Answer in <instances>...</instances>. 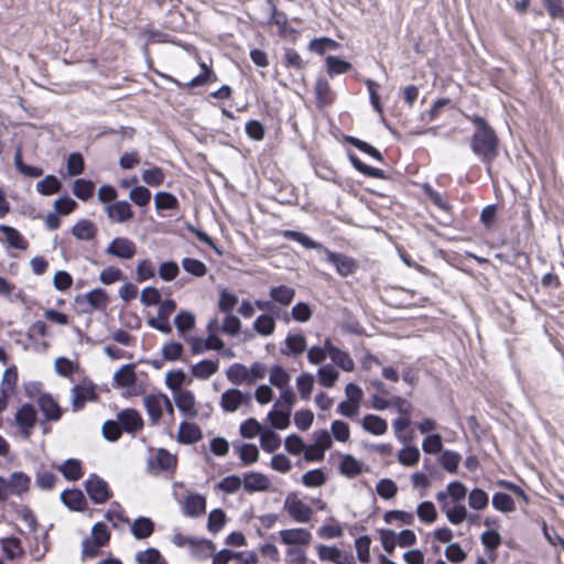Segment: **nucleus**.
I'll use <instances>...</instances> for the list:
<instances>
[{
    "label": "nucleus",
    "instance_id": "1",
    "mask_svg": "<svg viewBox=\"0 0 564 564\" xmlns=\"http://www.w3.org/2000/svg\"><path fill=\"white\" fill-rule=\"evenodd\" d=\"M475 126V132L470 139L473 153L486 165L488 174L491 173V164L499 153V140L495 130L480 116H468Z\"/></svg>",
    "mask_w": 564,
    "mask_h": 564
},
{
    "label": "nucleus",
    "instance_id": "2",
    "mask_svg": "<svg viewBox=\"0 0 564 564\" xmlns=\"http://www.w3.org/2000/svg\"><path fill=\"white\" fill-rule=\"evenodd\" d=\"M265 366L259 361L253 362L250 367L236 362L226 370V378L235 386H252L265 377Z\"/></svg>",
    "mask_w": 564,
    "mask_h": 564
},
{
    "label": "nucleus",
    "instance_id": "3",
    "mask_svg": "<svg viewBox=\"0 0 564 564\" xmlns=\"http://www.w3.org/2000/svg\"><path fill=\"white\" fill-rule=\"evenodd\" d=\"M283 509L289 517L297 523H308L314 514L313 509L305 503L296 492L286 495L283 501Z\"/></svg>",
    "mask_w": 564,
    "mask_h": 564
},
{
    "label": "nucleus",
    "instance_id": "4",
    "mask_svg": "<svg viewBox=\"0 0 564 564\" xmlns=\"http://www.w3.org/2000/svg\"><path fill=\"white\" fill-rule=\"evenodd\" d=\"M110 539V531L104 522H97L91 528V534L82 543L83 554L88 557H95L99 549L105 546Z\"/></svg>",
    "mask_w": 564,
    "mask_h": 564
},
{
    "label": "nucleus",
    "instance_id": "5",
    "mask_svg": "<svg viewBox=\"0 0 564 564\" xmlns=\"http://www.w3.org/2000/svg\"><path fill=\"white\" fill-rule=\"evenodd\" d=\"M252 395L250 392H242L239 389L231 388L226 390L220 397V408L224 412L234 413L242 405H250Z\"/></svg>",
    "mask_w": 564,
    "mask_h": 564
},
{
    "label": "nucleus",
    "instance_id": "6",
    "mask_svg": "<svg viewBox=\"0 0 564 564\" xmlns=\"http://www.w3.org/2000/svg\"><path fill=\"white\" fill-rule=\"evenodd\" d=\"M85 489L96 505L105 503L111 497L107 481L95 474H91L85 481Z\"/></svg>",
    "mask_w": 564,
    "mask_h": 564
},
{
    "label": "nucleus",
    "instance_id": "7",
    "mask_svg": "<svg viewBox=\"0 0 564 564\" xmlns=\"http://www.w3.org/2000/svg\"><path fill=\"white\" fill-rule=\"evenodd\" d=\"M105 252L120 260H130L137 253V245L127 237H116L109 242Z\"/></svg>",
    "mask_w": 564,
    "mask_h": 564
},
{
    "label": "nucleus",
    "instance_id": "8",
    "mask_svg": "<svg viewBox=\"0 0 564 564\" xmlns=\"http://www.w3.org/2000/svg\"><path fill=\"white\" fill-rule=\"evenodd\" d=\"M143 403L151 423L155 425L162 417L164 405H170V399L163 393H155L145 395Z\"/></svg>",
    "mask_w": 564,
    "mask_h": 564
},
{
    "label": "nucleus",
    "instance_id": "9",
    "mask_svg": "<svg viewBox=\"0 0 564 564\" xmlns=\"http://www.w3.org/2000/svg\"><path fill=\"white\" fill-rule=\"evenodd\" d=\"M322 251L324 252L326 260L335 265L339 275L348 276L355 272L356 264L351 258L343 253L333 252L325 247Z\"/></svg>",
    "mask_w": 564,
    "mask_h": 564
},
{
    "label": "nucleus",
    "instance_id": "10",
    "mask_svg": "<svg viewBox=\"0 0 564 564\" xmlns=\"http://www.w3.org/2000/svg\"><path fill=\"white\" fill-rule=\"evenodd\" d=\"M279 535L285 545H308L313 539L312 533L305 528L283 529Z\"/></svg>",
    "mask_w": 564,
    "mask_h": 564
},
{
    "label": "nucleus",
    "instance_id": "11",
    "mask_svg": "<svg viewBox=\"0 0 564 564\" xmlns=\"http://www.w3.org/2000/svg\"><path fill=\"white\" fill-rule=\"evenodd\" d=\"M96 399L95 388L91 383L76 384L72 388V408L79 411L88 401Z\"/></svg>",
    "mask_w": 564,
    "mask_h": 564
},
{
    "label": "nucleus",
    "instance_id": "12",
    "mask_svg": "<svg viewBox=\"0 0 564 564\" xmlns=\"http://www.w3.org/2000/svg\"><path fill=\"white\" fill-rule=\"evenodd\" d=\"M108 218L113 223H126L132 219L133 212L131 206L126 200H118L109 204L106 208Z\"/></svg>",
    "mask_w": 564,
    "mask_h": 564
},
{
    "label": "nucleus",
    "instance_id": "13",
    "mask_svg": "<svg viewBox=\"0 0 564 564\" xmlns=\"http://www.w3.org/2000/svg\"><path fill=\"white\" fill-rule=\"evenodd\" d=\"M117 419L120 426L128 433H133L142 429L143 420L140 413L133 409H126L118 413Z\"/></svg>",
    "mask_w": 564,
    "mask_h": 564
},
{
    "label": "nucleus",
    "instance_id": "14",
    "mask_svg": "<svg viewBox=\"0 0 564 564\" xmlns=\"http://www.w3.org/2000/svg\"><path fill=\"white\" fill-rule=\"evenodd\" d=\"M328 357L332 361L344 371L351 372L355 369V362L348 352L334 346L327 338Z\"/></svg>",
    "mask_w": 564,
    "mask_h": 564
},
{
    "label": "nucleus",
    "instance_id": "15",
    "mask_svg": "<svg viewBox=\"0 0 564 564\" xmlns=\"http://www.w3.org/2000/svg\"><path fill=\"white\" fill-rule=\"evenodd\" d=\"M15 422L20 426L22 433L28 437L31 429L36 422V412L34 406L31 404L22 405L15 414Z\"/></svg>",
    "mask_w": 564,
    "mask_h": 564
},
{
    "label": "nucleus",
    "instance_id": "16",
    "mask_svg": "<svg viewBox=\"0 0 564 564\" xmlns=\"http://www.w3.org/2000/svg\"><path fill=\"white\" fill-rule=\"evenodd\" d=\"M242 484L247 492H258L267 491L271 482L264 474L250 471L243 475Z\"/></svg>",
    "mask_w": 564,
    "mask_h": 564
},
{
    "label": "nucleus",
    "instance_id": "17",
    "mask_svg": "<svg viewBox=\"0 0 564 564\" xmlns=\"http://www.w3.org/2000/svg\"><path fill=\"white\" fill-rule=\"evenodd\" d=\"M177 409L187 417H195L197 410L195 408V397L189 390H181L174 395Z\"/></svg>",
    "mask_w": 564,
    "mask_h": 564
},
{
    "label": "nucleus",
    "instance_id": "18",
    "mask_svg": "<svg viewBox=\"0 0 564 564\" xmlns=\"http://www.w3.org/2000/svg\"><path fill=\"white\" fill-rule=\"evenodd\" d=\"M37 405L46 420L57 421L62 415L61 406L50 394L40 395Z\"/></svg>",
    "mask_w": 564,
    "mask_h": 564
},
{
    "label": "nucleus",
    "instance_id": "19",
    "mask_svg": "<svg viewBox=\"0 0 564 564\" xmlns=\"http://www.w3.org/2000/svg\"><path fill=\"white\" fill-rule=\"evenodd\" d=\"M306 349V338L302 334L288 335L281 352L285 356H299Z\"/></svg>",
    "mask_w": 564,
    "mask_h": 564
},
{
    "label": "nucleus",
    "instance_id": "20",
    "mask_svg": "<svg viewBox=\"0 0 564 564\" xmlns=\"http://www.w3.org/2000/svg\"><path fill=\"white\" fill-rule=\"evenodd\" d=\"M61 500L70 510L80 511L86 505L84 494L78 489H66L61 494Z\"/></svg>",
    "mask_w": 564,
    "mask_h": 564
},
{
    "label": "nucleus",
    "instance_id": "21",
    "mask_svg": "<svg viewBox=\"0 0 564 564\" xmlns=\"http://www.w3.org/2000/svg\"><path fill=\"white\" fill-rule=\"evenodd\" d=\"M202 438L200 429L188 422H182L178 426L177 441L182 444H193Z\"/></svg>",
    "mask_w": 564,
    "mask_h": 564
},
{
    "label": "nucleus",
    "instance_id": "22",
    "mask_svg": "<svg viewBox=\"0 0 564 564\" xmlns=\"http://www.w3.org/2000/svg\"><path fill=\"white\" fill-rule=\"evenodd\" d=\"M206 500L198 494L189 495L186 497L183 506L184 513L188 517H199L205 512Z\"/></svg>",
    "mask_w": 564,
    "mask_h": 564
},
{
    "label": "nucleus",
    "instance_id": "23",
    "mask_svg": "<svg viewBox=\"0 0 564 564\" xmlns=\"http://www.w3.org/2000/svg\"><path fill=\"white\" fill-rule=\"evenodd\" d=\"M291 410L273 405L268 413V421L271 426L278 430H285L290 425Z\"/></svg>",
    "mask_w": 564,
    "mask_h": 564
},
{
    "label": "nucleus",
    "instance_id": "24",
    "mask_svg": "<svg viewBox=\"0 0 564 564\" xmlns=\"http://www.w3.org/2000/svg\"><path fill=\"white\" fill-rule=\"evenodd\" d=\"M188 549L191 554L198 560H205L215 552V545L212 541L196 536H194L193 543H191Z\"/></svg>",
    "mask_w": 564,
    "mask_h": 564
},
{
    "label": "nucleus",
    "instance_id": "25",
    "mask_svg": "<svg viewBox=\"0 0 564 564\" xmlns=\"http://www.w3.org/2000/svg\"><path fill=\"white\" fill-rule=\"evenodd\" d=\"M72 234L78 240L89 241L96 237L97 227L93 221L82 219L73 226Z\"/></svg>",
    "mask_w": 564,
    "mask_h": 564
},
{
    "label": "nucleus",
    "instance_id": "26",
    "mask_svg": "<svg viewBox=\"0 0 564 564\" xmlns=\"http://www.w3.org/2000/svg\"><path fill=\"white\" fill-rule=\"evenodd\" d=\"M154 523L148 517H139L131 523V533L137 540H143L152 535Z\"/></svg>",
    "mask_w": 564,
    "mask_h": 564
},
{
    "label": "nucleus",
    "instance_id": "27",
    "mask_svg": "<svg viewBox=\"0 0 564 564\" xmlns=\"http://www.w3.org/2000/svg\"><path fill=\"white\" fill-rule=\"evenodd\" d=\"M219 365L217 360L205 359L192 366V375L200 380L210 378L218 371Z\"/></svg>",
    "mask_w": 564,
    "mask_h": 564
},
{
    "label": "nucleus",
    "instance_id": "28",
    "mask_svg": "<svg viewBox=\"0 0 564 564\" xmlns=\"http://www.w3.org/2000/svg\"><path fill=\"white\" fill-rule=\"evenodd\" d=\"M269 295L273 302L288 306L295 296V290L288 285H278L270 289Z\"/></svg>",
    "mask_w": 564,
    "mask_h": 564
},
{
    "label": "nucleus",
    "instance_id": "29",
    "mask_svg": "<svg viewBox=\"0 0 564 564\" xmlns=\"http://www.w3.org/2000/svg\"><path fill=\"white\" fill-rule=\"evenodd\" d=\"M113 381L119 387H132L137 381L134 366L128 364L120 367L113 375Z\"/></svg>",
    "mask_w": 564,
    "mask_h": 564
},
{
    "label": "nucleus",
    "instance_id": "30",
    "mask_svg": "<svg viewBox=\"0 0 564 564\" xmlns=\"http://www.w3.org/2000/svg\"><path fill=\"white\" fill-rule=\"evenodd\" d=\"M0 232H2L4 240L10 247L20 250L26 249L28 242L17 229L8 225H0Z\"/></svg>",
    "mask_w": 564,
    "mask_h": 564
},
{
    "label": "nucleus",
    "instance_id": "31",
    "mask_svg": "<svg viewBox=\"0 0 564 564\" xmlns=\"http://www.w3.org/2000/svg\"><path fill=\"white\" fill-rule=\"evenodd\" d=\"M362 427L373 435H382L388 430V423L378 415L367 414L362 420Z\"/></svg>",
    "mask_w": 564,
    "mask_h": 564
},
{
    "label": "nucleus",
    "instance_id": "32",
    "mask_svg": "<svg viewBox=\"0 0 564 564\" xmlns=\"http://www.w3.org/2000/svg\"><path fill=\"white\" fill-rule=\"evenodd\" d=\"M89 310L105 311L108 305V297L102 289H95L84 296Z\"/></svg>",
    "mask_w": 564,
    "mask_h": 564
},
{
    "label": "nucleus",
    "instance_id": "33",
    "mask_svg": "<svg viewBox=\"0 0 564 564\" xmlns=\"http://www.w3.org/2000/svg\"><path fill=\"white\" fill-rule=\"evenodd\" d=\"M154 206L158 212L175 210L180 207L178 199L170 192H158L154 196Z\"/></svg>",
    "mask_w": 564,
    "mask_h": 564
},
{
    "label": "nucleus",
    "instance_id": "34",
    "mask_svg": "<svg viewBox=\"0 0 564 564\" xmlns=\"http://www.w3.org/2000/svg\"><path fill=\"white\" fill-rule=\"evenodd\" d=\"M0 545L6 556L10 560L20 557L24 553L21 541L14 536L0 539Z\"/></svg>",
    "mask_w": 564,
    "mask_h": 564
},
{
    "label": "nucleus",
    "instance_id": "35",
    "mask_svg": "<svg viewBox=\"0 0 564 564\" xmlns=\"http://www.w3.org/2000/svg\"><path fill=\"white\" fill-rule=\"evenodd\" d=\"M341 475L352 478L362 471V465L354 456L346 454L339 464Z\"/></svg>",
    "mask_w": 564,
    "mask_h": 564
},
{
    "label": "nucleus",
    "instance_id": "36",
    "mask_svg": "<svg viewBox=\"0 0 564 564\" xmlns=\"http://www.w3.org/2000/svg\"><path fill=\"white\" fill-rule=\"evenodd\" d=\"M58 469L66 479L72 481L78 480L83 476L82 464L78 459L69 458Z\"/></svg>",
    "mask_w": 564,
    "mask_h": 564
},
{
    "label": "nucleus",
    "instance_id": "37",
    "mask_svg": "<svg viewBox=\"0 0 564 564\" xmlns=\"http://www.w3.org/2000/svg\"><path fill=\"white\" fill-rule=\"evenodd\" d=\"M260 445L264 452L273 453L281 445V437L271 429L265 427L260 435Z\"/></svg>",
    "mask_w": 564,
    "mask_h": 564
},
{
    "label": "nucleus",
    "instance_id": "38",
    "mask_svg": "<svg viewBox=\"0 0 564 564\" xmlns=\"http://www.w3.org/2000/svg\"><path fill=\"white\" fill-rule=\"evenodd\" d=\"M282 236L286 239H290V240L301 243L303 247H305L307 249H316V250H321V251H322V249H324V246L322 243L314 241L308 236H306L300 231L284 230L282 232Z\"/></svg>",
    "mask_w": 564,
    "mask_h": 564
},
{
    "label": "nucleus",
    "instance_id": "39",
    "mask_svg": "<svg viewBox=\"0 0 564 564\" xmlns=\"http://www.w3.org/2000/svg\"><path fill=\"white\" fill-rule=\"evenodd\" d=\"M269 381L278 389L285 388L290 386L291 376L283 367L276 365L270 369Z\"/></svg>",
    "mask_w": 564,
    "mask_h": 564
},
{
    "label": "nucleus",
    "instance_id": "40",
    "mask_svg": "<svg viewBox=\"0 0 564 564\" xmlns=\"http://www.w3.org/2000/svg\"><path fill=\"white\" fill-rule=\"evenodd\" d=\"M234 448L246 465H251L259 458V451L254 444L234 445Z\"/></svg>",
    "mask_w": 564,
    "mask_h": 564
},
{
    "label": "nucleus",
    "instance_id": "41",
    "mask_svg": "<svg viewBox=\"0 0 564 564\" xmlns=\"http://www.w3.org/2000/svg\"><path fill=\"white\" fill-rule=\"evenodd\" d=\"M442 510L452 524H459L467 519V509L463 505H454L451 507L448 503H445Z\"/></svg>",
    "mask_w": 564,
    "mask_h": 564
},
{
    "label": "nucleus",
    "instance_id": "42",
    "mask_svg": "<svg viewBox=\"0 0 564 564\" xmlns=\"http://www.w3.org/2000/svg\"><path fill=\"white\" fill-rule=\"evenodd\" d=\"M317 377L323 387L332 388L338 380L339 372L332 365H325L318 368Z\"/></svg>",
    "mask_w": 564,
    "mask_h": 564
},
{
    "label": "nucleus",
    "instance_id": "43",
    "mask_svg": "<svg viewBox=\"0 0 564 564\" xmlns=\"http://www.w3.org/2000/svg\"><path fill=\"white\" fill-rule=\"evenodd\" d=\"M0 297L24 301V292L7 279L0 276Z\"/></svg>",
    "mask_w": 564,
    "mask_h": 564
},
{
    "label": "nucleus",
    "instance_id": "44",
    "mask_svg": "<svg viewBox=\"0 0 564 564\" xmlns=\"http://www.w3.org/2000/svg\"><path fill=\"white\" fill-rule=\"evenodd\" d=\"M95 192V184L91 181L77 178L73 184L74 195L83 200H87Z\"/></svg>",
    "mask_w": 564,
    "mask_h": 564
},
{
    "label": "nucleus",
    "instance_id": "45",
    "mask_svg": "<svg viewBox=\"0 0 564 564\" xmlns=\"http://www.w3.org/2000/svg\"><path fill=\"white\" fill-rule=\"evenodd\" d=\"M138 564H167L161 553L153 547L140 551L135 554Z\"/></svg>",
    "mask_w": 564,
    "mask_h": 564
},
{
    "label": "nucleus",
    "instance_id": "46",
    "mask_svg": "<svg viewBox=\"0 0 564 564\" xmlns=\"http://www.w3.org/2000/svg\"><path fill=\"white\" fill-rule=\"evenodd\" d=\"M253 329L262 336H270L275 329V321L271 315L262 314L254 321Z\"/></svg>",
    "mask_w": 564,
    "mask_h": 564
},
{
    "label": "nucleus",
    "instance_id": "47",
    "mask_svg": "<svg viewBox=\"0 0 564 564\" xmlns=\"http://www.w3.org/2000/svg\"><path fill=\"white\" fill-rule=\"evenodd\" d=\"M61 182L58 178L54 175H47L42 181L37 182L36 184V191L41 195H53L59 192L61 189Z\"/></svg>",
    "mask_w": 564,
    "mask_h": 564
},
{
    "label": "nucleus",
    "instance_id": "48",
    "mask_svg": "<svg viewBox=\"0 0 564 564\" xmlns=\"http://www.w3.org/2000/svg\"><path fill=\"white\" fill-rule=\"evenodd\" d=\"M489 503V497L480 488H475L468 494V505L471 509L480 511L487 508Z\"/></svg>",
    "mask_w": 564,
    "mask_h": 564
},
{
    "label": "nucleus",
    "instance_id": "49",
    "mask_svg": "<svg viewBox=\"0 0 564 564\" xmlns=\"http://www.w3.org/2000/svg\"><path fill=\"white\" fill-rule=\"evenodd\" d=\"M11 479L14 482V496L21 497L30 490L31 477L23 471H13Z\"/></svg>",
    "mask_w": 564,
    "mask_h": 564
},
{
    "label": "nucleus",
    "instance_id": "50",
    "mask_svg": "<svg viewBox=\"0 0 564 564\" xmlns=\"http://www.w3.org/2000/svg\"><path fill=\"white\" fill-rule=\"evenodd\" d=\"M348 158H349L350 163L354 165V167L356 170H358L360 173H362L364 175H367V176H370V177H376V178H383L384 177V173H383L382 170L377 169V167H371V166L365 164L364 162H361L358 159L357 155H355L352 153H349Z\"/></svg>",
    "mask_w": 564,
    "mask_h": 564
},
{
    "label": "nucleus",
    "instance_id": "51",
    "mask_svg": "<svg viewBox=\"0 0 564 564\" xmlns=\"http://www.w3.org/2000/svg\"><path fill=\"white\" fill-rule=\"evenodd\" d=\"M327 73L330 77L344 74L351 68V64L337 56H327L326 58Z\"/></svg>",
    "mask_w": 564,
    "mask_h": 564
},
{
    "label": "nucleus",
    "instance_id": "52",
    "mask_svg": "<svg viewBox=\"0 0 564 564\" xmlns=\"http://www.w3.org/2000/svg\"><path fill=\"white\" fill-rule=\"evenodd\" d=\"M129 198L137 206L147 207L151 200V192L145 186L137 185L130 191Z\"/></svg>",
    "mask_w": 564,
    "mask_h": 564
},
{
    "label": "nucleus",
    "instance_id": "53",
    "mask_svg": "<svg viewBox=\"0 0 564 564\" xmlns=\"http://www.w3.org/2000/svg\"><path fill=\"white\" fill-rule=\"evenodd\" d=\"M165 180L164 171L159 166H152L151 169L143 170L142 181L149 186H160Z\"/></svg>",
    "mask_w": 564,
    "mask_h": 564
},
{
    "label": "nucleus",
    "instance_id": "54",
    "mask_svg": "<svg viewBox=\"0 0 564 564\" xmlns=\"http://www.w3.org/2000/svg\"><path fill=\"white\" fill-rule=\"evenodd\" d=\"M174 325L181 336H184L187 330H191L195 326V317L189 312H180L174 317Z\"/></svg>",
    "mask_w": 564,
    "mask_h": 564
},
{
    "label": "nucleus",
    "instance_id": "55",
    "mask_svg": "<svg viewBox=\"0 0 564 564\" xmlns=\"http://www.w3.org/2000/svg\"><path fill=\"white\" fill-rule=\"evenodd\" d=\"M296 387L302 399L308 400L314 387V377L308 372L301 373L296 379Z\"/></svg>",
    "mask_w": 564,
    "mask_h": 564
},
{
    "label": "nucleus",
    "instance_id": "56",
    "mask_svg": "<svg viewBox=\"0 0 564 564\" xmlns=\"http://www.w3.org/2000/svg\"><path fill=\"white\" fill-rule=\"evenodd\" d=\"M492 506L501 512H512L516 509L512 497L506 492H496L492 497Z\"/></svg>",
    "mask_w": 564,
    "mask_h": 564
},
{
    "label": "nucleus",
    "instance_id": "57",
    "mask_svg": "<svg viewBox=\"0 0 564 564\" xmlns=\"http://www.w3.org/2000/svg\"><path fill=\"white\" fill-rule=\"evenodd\" d=\"M416 514L424 523H433L437 519V511L431 501L421 502L416 508Z\"/></svg>",
    "mask_w": 564,
    "mask_h": 564
},
{
    "label": "nucleus",
    "instance_id": "58",
    "mask_svg": "<svg viewBox=\"0 0 564 564\" xmlns=\"http://www.w3.org/2000/svg\"><path fill=\"white\" fill-rule=\"evenodd\" d=\"M182 267L187 273L197 278L204 276L207 272L206 264L194 258H184L182 260Z\"/></svg>",
    "mask_w": 564,
    "mask_h": 564
},
{
    "label": "nucleus",
    "instance_id": "59",
    "mask_svg": "<svg viewBox=\"0 0 564 564\" xmlns=\"http://www.w3.org/2000/svg\"><path fill=\"white\" fill-rule=\"evenodd\" d=\"M370 544L371 540L368 535L359 536L355 541L358 560L364 564H368L370 562Z\"/></svg>",
    "mask_w": 564,
    "mask_h": 564
},
{
    "label": "nucleus",
    "instance_id": "60",
    "mask_svg": "<svg viewBox=\"0 0 564 564\" xmlns=\"http://www.w3.org/2000/svg\"><path fill=\"white\" fill-rule=\"evenodd\" d=\"M377 494L382 499H392L398 492L397 484L390 478L380 479L376 486Z\"/></svg>",
    "mask_w": 564,
    "mask_h": 564
},
{
    "label": "nucleus",
    "instance_id": "61",
    "mask_svg": "<svg viewBox=\"0 0 564 564\" xmlns=\"http://www.w3.org/2000/svg\"><path fill=\"white\" fill-rule=\"evenodd\" d=\"M420 451L415 446H404L398 455L399 463L404 466H414L420 459Z\"/></svg>",
    "mask_w": 564,
    "mask_h": 564
},
{
    "label": "nucleus",
    "instance_id": "62",
    "mask_svg": "<svg viewBox=\"0 0 564 564\" xmlns=\"http://www.w3.org/2000/svg\"><path fill=\"white\" fill-rule=\"evenodd\" d=\"M154 464L160 470H170L176 465V457L166 449L161 448L155 455Z\"/></svg>",
    "mask_w": 564,
    "mask_h": 564
},
{
    "label": "nucleus",
    "instance_id": "63",
    "mask_svg": "<svg viewBox=\"0 0 564 564\" xmlns=\"http://www.w3.org/2000/svg\"><path fill=\"white\" fill-rule=\"evenodd\" d=\"M460 462V455L453 451H444L440 457L442 467L448 473H456Z\"/></svg>",
    "mask_w": 564,
    "mask_h": 564
},
{
    "label": "nucleus",
    "instance_id": "64",
    "mask_svg": "<svg viewBox=\"0 0 564 564\" xmlns=\"http://www.w3.org/2000/svg\"><path fill=\"white\" fill-rule=\"evenodd\" d=\"M263 430L261 424L253 417L243 421L239 427L240 434L245 438H253L258 434L261 435Z\"/></svg>",
    "mask_w": 564,
    "mask_h": 564
}]
</instances>
